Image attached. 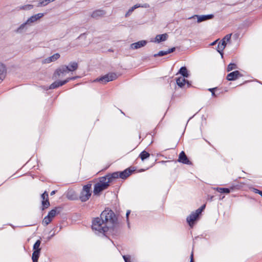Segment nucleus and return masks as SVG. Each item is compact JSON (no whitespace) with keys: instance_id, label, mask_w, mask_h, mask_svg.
Instances as JSON below:
<instances>
[{"instance_id":"nucleus-1","label":"nucleus","mask_w":262,"mask_h":262,"mask_svg":"<svg viewBox=\"0 0 262 262\" xmlns=\"http://www.w3.org/2000/svg\"><path fill=\"white\" fill-rule=\"evenodd\" d=\"M100 217L106 225L108 230L113 228L116 224V216L111 210L105 209L101 212Z\"/></svg>"},{"instance_id":"nucleus-2","label":"nucleus","mask_w":262,"mask_h":262,"mask_svg":"<svg viewBox=\"0 0 262 262\" xmlns=\"http://www.w3.org/2000/svg\"><path fill=\"white\" fill-rule=\"evenodd\" d=\"M92 227L93 229L100 232H105L108 230L106 225L100 216L96 217L93 220Z\"/></svg>"},{"instance_id":"nucleus-3","label":"nucleus","mask_w":262,"mask_h":262,"mask_svg":"<svg viewBox=\"0 0 262 262\" xmlns=\"http://www.w3.org/2000/svg\"><path fill=\"white\" fill-rule=\"evenodd\" d=\"M109 186L108 181H106L104 177L101 178L100 182L95 185L94 193L95 194L99 193L102 190L106 189Z\"/></svg>"},{"instance_id":"nucleus-4","label":"nucleus","mask_w":262,"mask_h":262,"mask_svg":"<svg viewBox=\"0 0 262 262\" xmlns=\"http://www.w3.org/2000/svg\"><path fill=\"white\" fill-rule=\"evenodd\" d=\"M41 243V240L38 239L36 241L33 246V252L32 255V259L33 262H38L41 250L40 248Z\"/></svg>"},{"instance_id":"nucleus-5","label":"nucleus","mask_w":262,"mask_h":262,"mask_svg":"<svg viewBox=\"0 0 262 262\" xmlns=\"http://www.w3.org/2000/svg\"><path fill=\"white\" fill-rule=\"evenodd\" d=\"M76 78V77H69L64 80L55 81V82L52 83L49 87H47L46 90H48L50 89H56L60 86H62L65 84L67 83L71 80H75Z\"/></svg>"},{"instance_id":"nucleus-6","label":"nucleus","mask_w":262,"mask_h":262,"mask_svg":"<svg viewBox=\"0 0 262 262\" xmlns=\"http://www.w3.org/2000/svg\"><path fill=\"white\" fill-rule=\"evenodd\" d=\"M69 73L68 71V67L66 65H62L59 67L54 72L53 78L57 79L61 76H63L66 75L67 73Z\"/></svg>"},{"instance_id":"nucleus-7","label":"nucleus","mask_w":262,"mask_h":262,"mask_svg":"<svg viewBox=\"0 0 262 262\" xmlns=\"http://www.w3.org/2000/svg\"><path fill=\"white\" fill-rule=\"evenodd\" d=\"M41 210H44L48 208L50 206V203L49 200L48 192L45 191L41 195Z\"/></svg>"},{"instance_id":"nucleus-8","label":"nucleus","mask_w":262,"mask_h":262,"mask_svg":"<svg viewBox=\"0 0 262 262\" xmlns=\"http://www.w3.org/2000/svg\"><path fill=\"white\" fill-rule=\"evenodd\" d=\"M202 212V210H197L195 212L191 214L187 219V221L190 227H192L193 222L198 218L199 215Z\"/></svg>"},{"instance_id":"nucleus-9","label":"nucleus","mask_w":262,"mask_h":262,"mask_svg":"<svg viewBox=\"0 0 262 262\" xmlns=\"http://www.w3.org/2000/svg\"><path fill=\"white\" fill-rule=\"evenodd\" d=\"M63 208L61 206H57L52 209L48 212V216L53 220V219L57 214L60 213L62 211Z\"/></svg>"},{"instance_id":"nucleus-10","label":"nucleus","mask_w":262,"mask_h":262,"mask_svg":"<svg viewBox=\"0 0 262 262\" xmlns=\"http://www.w3.org/2000/svg\"><path fill=\"white\" fill-rule=\"evenodd\" d=\"M117 78V75L115 74H107L100 79V81L102 83H106L108 81H113Z\"/></svg>"},{"instance_id":"nucleus-11","label":"nucleus","mask_w":262,"mask_h":262,"mask_svg":"<svg viewBox=\"0 0 262 262\" xmlns=\"http://www.w3.org/2000/svg\"><path fill=\"white\" fill-rule=\"evenodd\" d=\"M91 195L90 192V187L88 185L83 186V202L88 200Z\"/></svg>"},{"instance_id":"nucleus-12","label":"nucleus","mask_w":262,"mask_h":262,"mask_svg":"<svg viewBox=\"0 0 262 262\" xmlns=\"http://www.w3.org/2000/svg\"><path fill=\"white\" fill-rule=\"evenodd\" d=\"M213 15L212 14L206 15H201V16H200L198 15H194L193 16L189 17V18L190 19L192 18L196 17L198 19V20H197L198 23H201L203 21H205L207 19H211L213 18Z\"/></svg>"},{"instance_id":"nucleus-13","label":"nucleus","mask_w":262,"mask_h":262,"mask_svg":"<svg viewBox=\"0 0 262 262\" xmlns=\"http://www.w3.org/2000/svg\"><path fill=\"white\" fill-rule=\"evenodd\" d=\"M7 73V69L6 66L0 63V80L2 81L5 78Z\"/></svg>"},{"instance_id":"nucleus-14","label":"nucleus","mask_w":262,"mask_h":262,"mask_svg":"<svg viewBox=\"0 0 262 262\" xmlns=\"http://www.w3.org/2000/svg\"><path fill=\"white\" fill-rule=\"evenodd\" d=\"M177 84L181 88L183 87L186 84H187V86L188 87L189 85V82L185 79V77H180L177 79L176 80Z\"/></svg>"},{"instance_id":"nucleus-15","label":"nucleus","mask_w":262,"mask_h":262,"mask_svg":"<svg viewBox=\"0 0 262 262\" xmlns=\"http://www.w3.org/2000/svg\"><path fill=\"white\" fill-rule=\"evenodd\" d=\"M27 25L28 24L26 21L20 25V26L15 30L14 32L17 33H22L24 32H25L27 29Z\"/></svg>"},{"instance_id":"nucleus-16","label":"nucleus","mask_w":262,"mask_h":262,"mask_svg":"<svg viewBox=\"0 0 262 262\" xmlns=\"http://www.w3.org/2000/svg\"><path fill=\"white\" fill-rule=\"evenodd\" d=\"M119 177H120V173L118 172H116L108 174L104 178L106 179V181H108V183L110 184L113 180L118 178Z\"/></svg>"},{"instance_id":"nucleus-17","label":"nucleus","mask_w":262,"mask_h":262,"mask_svg":"<svg viewBox=\"0 0 262 262\" xmlns=\"http://www.w3.org/2000/svg\"><path fill=\"white\" fill-rule=\"evenodd\" d=\"M78 63L76 61H71L69 63V65L67 66L69 72H73L76 70L78 68Z\"/></svg>"},{"instance_id":"nucleus-18","label":"nucleus","mask_w":262,"mask_h":262,"mask_svg":"<svg viewBox=\"0 0 262 262\" xmlns=\"http://www.w3.org/2000/svg\"><path fill=\"white\" fill-rule=\"evenodd\" d=\"M239 75L238 71H234L229 73L227 76V79L229 81L235 80Z\"/></svg>"},{"instance_id":"nucleus-19","label":"nucleus","mask_w":262,"mask_h":262,"mask_svg":"<svg viewBox=\"0 0 262 262\" xmlns=\"http://www.w3.org/2000/svg\"><path fill=\"white\" fill-rule=\"evenodd\" d=\"M146 41L144 40H141L138 41L135 43H133L130 45V47L132 49H138L141 47H143L145 45Z\"/></svg>"},{"instance_id":"nucleus-20","label":"nucleus","mask_w":262,"mask_h":262,"mask_svg":"<svg viewBox=\"0 0 262 262\" xmlns=\"http://www.w3.org/2000/svg\"><path fill=\"white\" fill-rule=\"evenodd\" d=\"M179 161L185 164H188L189 162L184 151L180 153Z\"/></svg>"},{"instance_id":"nucleus-21","label":"nucleus","mask_w":262,"mask_h":262,"mask_svg":"<svg viewBox=\"0 0 262 262\" xmlns=\"http://www.w3.org/2000/svg\"><path fill=\"white\" fill-rule=\"evenodd\" d=\"M168 35L165 33L162 35H158L156 36L155 38V41L160 42L161 41H165L167 38Z\"/></svg>"},{"instance_id":"nucleus-22","label":"nucleus","mask_w":262,"mask_h":262,"mask_svg":"<svg viewBox=\"0 0 262 262\" xmlns=\"http://www.w3.org/2000/svg\"><path fill=\"white\" fill-rule=\"evenodd\" d=\"M60 57V54L59 53H55L52 56L47 58L46 59V61L47 63H49L50 62L54 61L58 59Z\"/></svg>"},{"instance_id":"nucleus-23","label":"nucleus","mask_w":262,"mask_h":262,"mask_svg":"<svg viewBox=\"0 0 262 262\" xmlns=\"http://www.w3.org/2000/svg\"><path fill=\"white\" fill-rule=\"evenodd\" d=\"M131 173V171L128 169H126L123 172L120 173V177L122 179H126Z\"/></svg>"},{"instance_id":"nucleus-24","label":"nucleus","mask_w":262,"mask_h":262,"mask_svg":"<svg viewBox=\"0 0 262 262\" xmlns=\"http://www.w3.org/2000/svg\"><path fill=\"white\" fill-rule=\"evenodd\" d=\"M34 6L33 5H26L17 8L18 10H31L33 8Z\"/></svg>"},{"instance_id":"nucleus-25","label":"nucleus","mask_w":262,"mask_h":262,"mask_svg":"<svg viewBox=\"0 0 262 262\" xmlns=\"http://www.w3.org/2000/svg\"><path fill=\"white\" fill-rule=\"evenodd\" d=\"M179 73L181 74L183 77H188V76L187 70L185 67L181 68L180 70Z\"/></svg>"},{"instance_id":"nucleus-26","label":"nucleus","mask_w":262,"mask_h":262,"mask_svg":"<svg viewBox=\"0 0 262 262\" xmlns=\"http://www.w3.org/2000/svg\"><path fill=\"white\" fill-rule=\"evenodd\" d=\"M52 220L50 219L48 215L45 217L43 219L42 224L45 226H47L48 224H49L51 222Z\"/></svg>"},{"instance_id":"nucleus-27","label":"nucleus","mask_w":262,"mask_h":262,"mask_svg":"<svg viewBox=\"0 0 262 262\" xmlns=\"http://www.w3.org/2000/svg\"><path fill=\"white\" fill-rule=\"evenodd\" d=\"M231 36V34L226 35L223 39L222 42L224 43V44H225V46H226L227 42L230 40Z\"/></svg>"},{"instance_id":"nucleus-28","label":"nucleus","mask_w":262,"mask_h":262,"mask_svg":"<svg viewBox=\"0 0 262 262\" xmlns=\"http://www.w3.org/2000/svg\"><path fill=\"white\" fill-rule=\"evenodd\" d=\"M37 20V19L36 18V16L34 15L33 16H31L30 18H29L26 22L28 25H29L31 23H34Z\"/></svg>"},{"instance_id":"nucleus-29","label":"nucleus","mask_w":262,"mask_h":262,"mask_svg":"<svg viewBox=\"0 0 262 262\" xmlns=\"http://www.w3.org/2000/svg\"><path fill=\"white\" fill-rule=\"evenodd\" d=\"M49 4L48 0H40L37 7L45 6Z\"/></svg>"},{"instance_id":"nucleus-30","label":"nucleus","mask_w":262,"mask_h":262,"mask_svg":"<svg viewBox=\"0 0 262 262\" xmlns=\"http://www.w3.org/2000/svg\"><path fill=\"white\" fill-rule=\"evenodd\" d=\"M226 46H225V44H224V43H220L219 45H218V46H217V51L221 53V51H222L224 48H225Z\"/></svg>"},{"instance_id":"nucleus-31","label":"nucleus","mask_w":262,"mask_h":262,"mask_svg":"<svg viewBox=\"0 0 262 262\" xmlns=\"http://www.w3.org/2000/svg\"><path fill=\"white\" fill-rule=\"evenodd\" d=\"M103 14V12L101 10H98L94 12L92 14V16L93 17H96Z\"/></svg>"},{"instance_id":"nucleus-32","label":"nucleus","mask_w":262,"mask_h":262,"mask_svg":"<svg viewBox=\"0 0 262 262\" xmlns=\"http://www.w3.org/2000/svg\"><path fill=\"white\" fill-rule=\"evenodd\" d=\"M149 156V154L145 151H143L140 155V157H141V158L142 159V160H144V159L148 158Z\"/></svg>"},{"instance_id":"nucleus-33","label":"nucleus","mask_w":262,"mask_h":262,"mask_svg":"<svg viewBox=\"0 0 262 262\" xmlns=\"http://www.w3.org/2000/svg\"><path fill=\"white\" fill-rule=\"evenodd\" d=\"M174 49H175V48H172L171 49L169 50L167 52H164L163 51H161V52H160L158 54L160 56H163V55H165V54H166L167 53H169L172 52L174 51Z\"/></svg>"},{"instance_id":"nucleus-34","label":"nucleus","mask_w":262,"mask_h":262,"mask_svg":"<svg viewBox=\"0 0 262 262\" xmlns=\"http://www.w3.org/2000/svg\"><path fill=\"white\" fill-rule=\"evenodd\" d=\"M236 68V65L234 63H230L228 65L227 70L228 71H231Z\"/></svg>"},{"instance_id":"nucleus-35","label":"nucleus","mask_w":262,"mask_h":262,"mask_svg":"<svg viewBox=\"0 0 262 262\" xmlns=\"http://www.w3.org/2000/svg\"><path fill=\"white\" fill-rule=\"evenodd\" d=\"M56 228H57V227H56V228H53V230H54V232H53V233H52V234L50 236H48V237L47 238V241H50V240L51 239V238H52V237H53V236L56 234V233H55V232H56Z\"/></svg>"},{"instance_id":"nucleus-36","label":"nucleus","mask_w":262,"mask_h":262,"mask_svg":"<svg viewBox=\"0 0 262 262\" xmlns=\"http://www.w3.org/2000/svg\"><path fill=\"white\" fill-rule=\"evenodd\" d=\"M72 192L71 191H69L67 193V198L70 199V200H74V198L72 196V195L71 194V193H72Z\"/></svg>"},{"instance_id":"nucleus-37","label":"nucleus","mask_w":262,"mask_h":262,"mask_svg":"<svg viewBox=\"0 0 262 262\" xmlns=\"http://www.w3.org/2000/svg\"><path fill=\"white\" fill-rule=\"evenodd\" d=\"M139 7V6H137V5H135L133 7H132L131 9H130L128 10V12L126 13V15L128 14V13L132 12L135 9H136V8H138Z\"/></svg>"},{"instance_id":"nucleus-38","label":"nucleus","mask_w":262,"mask_h":262,"mask_svg":"<svg viewBox=\"0 0 262 262\" xmlns=\"http://www.w3.org/2000/svg\"><path fill=\"white\" fill-rule=\"evenodd\" d=\"M34 15L36 16V19L38 20L43 16V14L40 13Z\"/></svg>"},{"instance_id":"nucleus-39","label":"nucleus","mask_w":262,"mask_h":262,"mask_svg":"<svg viewBox=\"0 0 262 262\" xmlns=\"http://www.w3.org/2000/svg\"><path fill=\"white\" fill-rule=\"evenodd\" d=\"M220 190H221V192H223L227 193L230 192V190L228 188H220Z\"/></svg>"},{"instance_id":"nucleus-40","label":"nucleus","mask_w":262,"mask_h":262,"mask_svg":"<svg viewBox=\"0 0 262 262\" xmlns=\"http://www.w3.org/2000/svg\"><path fill=\"white\" fill-rule=\"evenodd\" d=\"M123 258L125 262H131L130 259L126 256H123Z\"/></svg>"},{"instance_id":"nucleus-41","label":"nucleus","mask_w":262,"mask_h":262,"mask_svg":"<svg viewBox=\"0 0 262 262\" xmlns=\"http://www.w3.org/2000/svg\"><path fill=\"white\" fill-rule=\"evenodd\" d=\"M56 191H57V190H53V191L51 192V193H50L51 195H53L55 194V193L56 192Z\"/></svg>"},{"instance_id":"nucleus-42","label":"nucleus","mask_w":262,"mask_h":262,"mask_svg":"<svg viewBox=\"0 0 262 262\" xmlns=\"http://www.w3.org/2000/svg\"><path fill=\"white\" fill-rule=\"evenodd\" d=\"M190 262H193V252H191V254Z\"/></svg>"},{"instance_id":"nucleus-43","label":"nucleus","mask_w":262,"mask_h":262,"mask_svg":"<svg viewBox=\"0 0 262 262\" xmlns=\"http://www.w3.org/2000/svg\"><path fill=\"white\" fill-rule=\"evenodd\" d=\"M129 213H130V211H127V212H126V217H127V219H128V215H129Z\"/></svg>"},{"instance_id":"nucleus-44","label":"nucleus","mask_w":262,"mask_h":262,"mask_svg":"<svg viewBox=\"0 0 262 262\" xmlns=\"http://www.w3.org/2000/svg\"><path fill=\"white\" fill-rule=\"evenodd\" d=\"M205 206V205H204L203 206H202V208H201V209H199V210H202H202H203V209L204 208Z\"/></svg>"},{"instance_id":"nucleus-45","label":"nucleus","mask_w":262,"mask_h":262,"mask_svg":"<svg viewBox=\"0 0 262 262\" xmlns=\"http://www.w3.org/2000/svg\"><path fill=\"white\" fill-rule=\"evenodd\" d=\"M258 193L261 195V196H262V192L261 191H258Z\"/></svg>"},{"instance_id":"nucleus-46","label":"nucleus","mask_w":262,"mask_h":262,"mask_svg":"<svg viewBox=\"0 0 262 262\" xmlns=\"http://www.w3.org/2000/svg\"><path fill=\"white\" fill-rule=\"evenodd\" d=\"M55 1V0H48V1L49 2H49H53V1Z\"/></svg>"},{"instance_id":"nucleus-47","label":"nucleus","mask_w":262,"mask_h":262,"mask_svg":"<svg viewBox=\"0 0 262 262\" xmlns=\"http://www.w3.org/2000/svg\"><path fill=\"white\" fill-rule=\"evenodd\" d=\"M79 199L82 201V196L81 195H79Z\"/></svg>"},{"instance_id":"nucleus-48","label":"nucleus","mask_w":262,"mask_h":262,"mask_svg":"<svg viewBox=\"0 0 262 262\" xmlns=\"http://www.w3.org/2000/svg\"><path fill=\"white\" fill-rule=\"evenodd\" d=\"M215 42H213V43H212L211 44V45H214V44H215Z\"/></svg>"}]
</instances>
